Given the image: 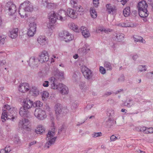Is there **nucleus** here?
I'll use <instances>...</instances> for the list:
<instances>
[{
	"mask_svg": "<svg viewBox=\"0 0 153 153\" xmlns=\"http://www.w3.org/2000/svg\"><path fill=\"white\" fill-rule=\"evenodd\" d=\"M49 84L48 81H45L43 83L42 85L44 87H48L49 86Z\"/></svg>",
	"mask_w": 153,
	"mask_h": 153,
	"instance_id": "obj_60",
	"label": "nucleus"
},
{
	"mask_svg": "<svg viewBox=\"0 0 153 153\" xmlns=\"http://www.w3.org/2000/svg\"><path fill=\"white\" fill-rule=\"evenodd\" d=\"M112 120L111 118H109L105 122V125L107 127H110L112 125Z\"/></svg>",
	"mask_w": 153,
	"mask_h": 153,
	"instance_id": "obj_47",
	"label": "nucleus"
},
{
	"mask_svg": "<svg viewBox=\"0 0 153 153\" xmlns=\"http://www.w3.org/2000/svg\"><path fill=\"white\" fill-rule=\"evenodd\" d=\"M80 29L82 34L85 38H86L90 36V33L86 27L83 26L81 27Z\"/></svg>",
	"mask_w": 153,
	"mask_h": 153,
	"instance_id": "obj_20",
	"label": "nucleus"
},
{
	"mask_svg": "<svg viewBox=\"0 0 153 153\" xmlns=\"http://www.w3.org/2000/svg\"><path fill=\"white\" fill-rule=\"evenodd\" d=\"M81 71L84 77L87 79H91L93 76L92 72L91 70L84 65L81 66Z\"/></svg>",
	"mask_w": 153,
	"mask_h": 153,
	"instance_id": "obj_7",
	"label": "nucleus"
},
{
	"mask_svg": "<svg viewBox=\"0 0 153 153\" xmlns=\"http://www.w3.org/2000/svg\"><path fill=\"white\" fill-rule=\"evenodd\" d=\"M138 12L139 15L141 17H146L148 16L149 14L147 9L138 10Z\"/></svg>",
	"mask_w": 153,
	"mask_h": 153,
	"instance_id": "obj_22",
	"label": "nucleus"
},
{
	"mask_svg": "<svg viewBox=\"0 0 153 153\" xmlns=\"http://www.w3.org/2000/svg\"><path fill=\"white\" fill-rule=\"evenodd\" d=\"M78 0H71L70 1V3L71 6L74 8L77 7V2Z\"/></svg>",
	"mask_w": 153,
	"mask_h": 153,
	"instance_id": "obj_39",
	"label": "nucleus"
},
{
	"mask_svg": "<svg viewBox=\"0 0 153 153\" xmlns=\"http://www.w3.org/2000/svg\"><path fill=\"white\" fill-rule=\"evenodd\" d=\"M134 40L135 42H141L145 43L146 42L143 39V38L141 36L137 37V38L134 37Z\"/></svg>",
	"mask_w": 153,
	"mask_h": 153,
	"instance_id": "obj_37",
	"label": "nucleus"
},
{
	"mask_svg": "<svg viewBox=\"0 0 153 153\" xmlns=\"http://www.w3.org/2000/svg\"><path fill=\"white\" fill-rule=\"evenodd\" d=\"M148 7V5L146 2L144 0L141 1L138 4L137 6V7L138 10H143L144 9H147Z\"/></svg>",
	"mask_w": 153,
	"mask_h": 153,
	"instance_id": "obj_19",
	"label": "nucleus"
},
{
	"mask_svg": "<svg viewBox=\"0 0 153 153\" xmlns=\"http://www.w3.org/2000/svg\"><path fill=\"white\" fill-rule=\"evenodd\" d=\"M36 31L33 30L31 29H29L27 32V34L30 36H33L36 33Z\"/></svg>",
	"mask_w": 153,
	"mask_h": 153,
	"instance_id": "obj_45",
	"label": "nucleus"
},
{
	"mask_svg": "<svg viewBox=\"0 0 153 153\" xmlns=\"http://www.w3.org/2000/svg\"><path fill=\"white\" fill-rule=\"evenodd\" d=\"M18 31L17 28L11 29L9 33L10 37L12 39L16 38L18 36Z\"/></svg>",
	"mask_w": 153,
	"mask_h": 153,
	"instance_id": "obj_21",
	"label": "nucleus"
},
{
	"mask_svg": "<svg viewBox=\"0 0 153 153\" xmlns=\"http://www.w3.org/2000/svg\"><path fill=\"white\" fill-rule=\"evenodd\" d=\"M4 108L5 109L2 113L1 117V119L3 120L2 122H4L6 121V119H10L13 121L15 118V110H14L15 108L11 107L10 105H5Z\"/></svg>",
	"mask_w": 153,
	"mask_h": 153,
	"instance_id": "obj_2",
	"label": "nucleus"
},
{
	"mask_svg": "<svg viewBox=\"0 0 153 153\" xmlns=\"http://www.w3.org/2000/svg\"><path fill=\"white\" fill-rule=\"evenodd\" d=\"M33 102L28 98L24 100L23 101V106L27 109H29L33 106Z\"/></svg>",
	"mask_w": 153,
	"mask_h": 153,
	"instance_id": "obj_14",
	"label": "nucleus"
},
{
	"mask_svg": "<svg viewBox=\"0 0 153 153\" xmlns=\"http://www.w3.org/2000/svg\"><path fill=\"white\" fill-rule=\"evenodd\" d=\"M6 9L8 10V14L12 15L16 12V5L11 2H8L6 5Z\"/></svg>",
	"mask_w": 153,
	"mask_h": 153,
	"instance_id": "obj_8",
	"label": "nucleus"
},
{
	"mask_svg": "<svg viewBox=\"0 0 153 153\" xmlns=\"http://www.w3.org/2000/svg\"><path fill=\"white\" fill-rule=\"evenodd\" d=\"M71 34H70L68 31H63L59 33V36L65 39L68 36L71 35Z\"/></svg>",
	"mask_w": 153,
	"mask_h": 153,
	"instance_id": "obj_31",
	"label": "nucleus"
},
{
	"mask_svg": "<svg viewBox=\"0 0 153 153\" xmlns=\"http://www.w3.org/2000/svg\"><path fill=\"white\" fill-rule=\"evenodd\" d=\"M106 10L109 13L113 14L115 11L114 7L112 6L111 4H107L106 5Z\"/></svg>",
	"mask_w": 153,
	"mask_h": 153,
	"instance_id": "obj_25",
	"label": "nucleus"
},
{
	"mask_svg": "<svg viewBox=\"0 0 153 153\" xmlns=\"http://www.w3.org/2000/svg\"><path fill=\"white\" fill-rule=\"evenodd\" d=\"M117 139V137L114 136V135L111 136L110 137L111 142L115 141Z\"/></svg>",
	"mask_w": 153,
	"mask_h": 153,
	"instance_id": "obj_59",
	"label": "nucleus"
},
{
	"mask_svg": "<svg viewBox=\"0 0 153 153\" xmlns=\"http://www.w3.org/2000/svg\"><path fill=\"white\" fill-rule=\"evenodd\" d=\"M39 59L34 57H31L30 59L29 64L30 66H33L37 65Z\"/></svg>",
	"mask_w": 153,
	"mask_h": 153,
	"instance_id": "obj_23",
	"label": "nucleus"
},
{
	"mask_svg": "<svg viewBox=\"0 0 153 153\" xmlns=\"http://www.w3.org/2000/svg\"><path fill=\"white\" fill-rule=\"evenodd\" d=\"M138 70L139 71L142 72L145 71L146 70V65H140L138 67Z\"/></svg>",
	"mask_w": 153,
	"mask_h": 153,
	"instance_id": "obj_40",
	"label": "nucleus"
},
{
	"mask_svg": "<svg viewBox=\"0 0 153 153\" xmlns=\"http://www.w3.org/2000/svg\"><path fill=\"white\" fill-rule=\"evenodd\" d=\"M114 36L116 37L115 40L118 42H121L123 40L124 38L123 34L120 33H116L114 34Z\"/></svg>",
	"mask_w": 153,
	"mask_h": 153,
	"instance_id": "obj_24",
	"label": "nucleus"
},
{
	"mask_svg": "<svg viewBox=\"0 0 153 153\" xmlns=\"http://www.w3.org/2000/svg\"><path fill=\"white\" fill-rule=\"evenodd\" d=\"M107 114L109 116H113L114 115V111L112 109L109 108L107 111Z\"/></svg>",
	"mask_w": 153,
	"mask_h": 153,
	"instance_id": "obj_43",
	"label": "nucleus"
},
{
	"mask_svg": "<svg viewBox=\"0 0 153 153\" xmlns=\"http://www.w3.org/2000/svg\"><path fill=\"white\" fill-rule=\"evenodd\" d=\"M69 27L73 30L76 32H78L79 30L78 27L74 23H71L69 24Z\"/></svg>",
	"mask_w": 153,
	"mask_h": 153,
	"instance_id": "obj_27",
	"label": "nucleus"
},
{
	"mask_svg": "<svg viewBox=\"0 0 153 153\" xmlns=\"http://www.w3.org/2000/svg\"><path fill=\"white\" fill-rule=\"evenodd\" d=\"M100 31V32L104 31V32H106L108 31V30H107L101 28H99L96 31L97 32V33H99Z\"/></svg>",
	"mask_w": 153,
	"mask_h": 153,
	"instance_id": "obj_55",
	"label": "nucleus"
},
{
	"mask_svg": "<svg viewBox=\"0 0 153 153\" xmlns=\"http://www.w3.org/2000/svg\"><path fill=\"white\" fill-rule=\"evenodd\" d=\"M93 1L94 7H97L99 3V0H93Z\"/></svg>",
	"mask_w": 153,
	"mask_h": 153,
	"instance_id": "obj_54",
	"label": "nucleus"
},
{
	"mask_svg": "<svg viewBox=\"0 0 153 153\" xmlns=\"http://www.w3.org/2000/svg\"><path fill=\"white\" fill-rule=\"evenodd\" d=\"M134 104V102L132 100H130L127 101L125 102L124 103L125 106H126L128 107H130Z\"/></svg>",
	"mask_w": 153,
	"mask_h": 153,
	"instance_id": "obj_35",
	"label": "nucleus"
},
{
	"mask_svg": "<svg viewBox=\"0 0 153 153\" xmlns=\"http://www.w3.org/2000/svg\"><path fill=\"white\" fill-rule=\"evenodd\" d=\"M30 91L33 94V95L36 96L38 95L39 93V91L38 88L36 87L33 86L30 90Z\"/></svg>",
	"mask_w": 153,
	"mask_h": 153,
	"instance_id": "obj_28",
	"label": "nucleus"
},
{
	"mask_svg": "<svg viewBox=\"0 0 153 153\" xmlns=\"http://www.w3.org/2000/svg\"><path fill=\"white\" fill-rule=\"evenodd\" d=\"M90 50L89 46L86 44L82 48H80L78 50L79 53L82 55H85L88 53Z\"/></svg>",
	"mask_w": 153,
	"mask_h": 153,
	"instance_id": "obj_16",
	"label": "nucleus"
},
{
	"mask_svg": "<svg viewBox=\"0 0 153 153\" xmlns=\"http://www.w3.org/2000/svg\"><path fill=\"white\" fill-rule=\"evenodd\" d=\"M26 11H25V10H24V8L20 5L19 7V12L22 18H23L24 16H26V13L25 12Z\"/></svg>",
	"mask_w": 153,
	"mask_h": 153,
	"instance_id": "obj_30",
	"label": "nucleus"
},
{
	"mask_svg": "<svg viewBox=\"0 0 153 153\" xmlns=\"http://www.w3.org/2000/svg\"><path fill=\"white\" fill-rule=\"evenodd\" d=\"M77 11L80 13V14H81V13H82L84 11V10L83 8L80 5H77V7H75Z\"/></svg>",
	"mask_w": 153,
	"mask_h": 153,
	"instance_id": "obj_41",
	"label": "nucleus"
},
{
	"mask_svg": "<svg viewBox=\"0 0 153 153\" xmlns=\"http://www.w3.org/2000/svg\"><path fill=\"white\" fill-rule=\"evenodd\" d=\"M24 8L25 11L31 12L33 9V6L31 3L29 1H24L20 5Z\"/></svg>",
	"mask_w": 153,
	"mask_h": 153,
	"instance_id": "obj_9",
	"label": "nucleus"
},
{
	"mask_svg": "<svg viewBox=\"0 0 153 153\" xmlns=\"http://www.w3.org/2000/svg\"><path fill=\"white\" fill-rule=\"evenodd\" d=\"M125 80V77L123 75L121 76L118 79V81L119 82L124 81Z\"/></svg>",
	"mask_w": 153,
	"mask_h": 153,
	"instance_id": "obj_58",
	"label": "nucleus"
},
{
	"mask_svg": "<svg viewBox=\"0 0 153 153\" xmlns=\"http://www.w3.org/2000/svg\"><path fill=\"white\" fill-rule=\"evenodd\" d=\"M100 72L103 74H105L106 73V70L105 68L102 66H100Z\"/></svg>",
	"mask_w": 153,
	"mask_h": 153,
	"instance_id": "obj_51",
	"label": "nucleus"
},
{
	"mask_svg": "<svg viewBox=\"0 0 153 153\" xmlns=\"http://www.w3.org/2000/svg\"><path fill=\"white\" fill-rule=\"evenodd\" d=\"M58 75L61 77V78H63V72L62 71H59L58 72Z\"/></svg>",
	"mask_w": 153,
	"mask_h": 153,
	"instance_id": "obj_63",
	"label": "nucleus"
},
{
	"mask_svg": "<svg viewBox=\"0 0 153 153\" xmlns=\"http://www.w3.org/2000/svg\"><path fill=\"white\" fill-rule=\"evenodd\" d=\"M54 4L52 3L48 2L46 7L49 9H53L54 8Z\"/></svg>",
	"mask_w": 153,
	"mask_h": 153,
	"instance_id": "obj_53",
	"label": "nucleus"
},
{
	"mask_svg": "<svg viewBox=\"0 0 153 153\" xmlns=\"http://www.w3.org/2000/svg\"><path fill=\"white\" fill-rule=\"evenodd\" d=\"M36 26L37 24L36 22H31L29 25V29L33 30H34L36 31Z\"/></svg>",
	"mask_w": 153,
	"mask_h": 153,
	"instance_id": "obj_34",
	"label": "nucleus"
},
{
	"mask_svg": "<svg viewBox=\"0 0 153 153\" xmlns=\"http://www.w3.org/2000/svg\"><path fill=\"white\" fill-rule=\"evenodd\" d=\"M42 2L43 5L46 7L49 2L47 0H42Z\"/></svg>",
	"mask_w": 153,
	"mask_h": 153,
	"instance_id": "obj_57",
	"label": "nucleus"
},
{
	"mask_svg": "<svg viewBox=\"0 0 153 153\" xmlns=\"http://www.w3.org/2000/svg\"><path fill=\"white\" fill-rule=\"evenodd\" d=\"M45 128L42 125H39L36 130V132L37 134H42L45 131Z\"/></svg>",
	"mask_w": 153,
	"mask_h": 153,
	"instance_id": "obj_26",
	"label": "nucleus"
},
{
	"mask_svg": "<svg viewBox=\"0 0 153 153\" xmlns=\"http://www.w3.org/2000/svg\"><path fill=\"white\" fill-rule=\"evenodd\" d=\"M104 66L107 70L111 71L112 70V66L110 62L107 61L105 62L104 64Z\"/></svg>",
	"mask_w": 153,
	"mask_h": 153,
	"instance_id": "obj_32",
	"label": "nucleus"
},
{
	"mask_svg": "<svg viewBox=\"0 0 153 153\" xmlns=\"http://www.w3.org/2000/svg\"><path fill=\"white\" fill-rule=\"evenodd\" d=\"M153 133V128H150L147 129V133Z\"/></svg>",
	"mask_w": 153,
	"mask_h": 153,
	"instance_id": "obj_62",
	"label": "nucleus"
},
{
	"mask_svg": "<svg viewBox=\"0 0 153 153\" xmlns=\"http://www.w3.org/2000/svg\"><path fill=\"white\" fill-rule=\"evenodd\" d=\"M128 0H120L119 1L121 2L122 4L123 5H124L126 4V3L128 1Z\"/></svg>",
	"mask_w": 153,
	"mask_h": 153,
	"instance_id": "obj_64",
	"label": "nucleus"
},
{
	"mask_svg": "<svg viewBox=\"0 0 153 153\" xmlns=\"http://www.w3.org/2000/svg\"><path fill=\"white\" fill-rule=\"evenodd\" d=\"M52 89L56 90L64 94H67L68 92V88L62 83H58L57 79L54 77H51L49 79Z\"/></svg>",
	"mask_w": 153,
	"mask_h": 153,
	"instance_id": "obj_1",
	"label": "nucleus"
},
{
	"mask_svg": "<svg viewBox=\"0 0 153 153\" xmlns=\"http://www.w3.org/2000/svg\"><path fill=\"white\" fill-rule=\"evenodd\" d=\"M74 36L71 34L70 36H68L67 37H66L65 39V41L66 42H68L72 40Z\"/></svg>",
	"mask_w": 153,
	"mask_h": 153,
	"instance_id": "obj_48",
	"label": "nucleus"
},
{
	"mask_svg": "<svg viewBox=\"0 0 153 153\" xmlns=\"http://www.w3.org/2000/svg\"><path fill=\"white\" fill-rule=\"evenodd\" d=\"M30 89L29 84L26 83L21 84L19 86V90L22 93H25Z\"/></svg>",
	"mask_w": 153,
	"mask_h": 153,
	"instance_id": "obj_12",
	"label": "nucleus"
},
{
	"mask_svg": "<svg viewBox=\"0 0 153 153\" xmlns=\"http://www.w3.org/2000/svg\"><path fill=\"white\" fill-rule=\"evenodd\" d=\"M6 37L4 35H2L0 37V45H3L5 41Z\"/></svg>",
	"mask_w": 153,
	"mask_h": 153,
	"instance_id": "obj_42",
	"label": "nucleus"
},
{
	"mask_svg": "<svg viewBox=\"0 0 153 153\" xmlns=\"http://www.w3.org/2000/svg\"><path fill=\"white\" fill-rule=\"evenodd\" d=\"M67 15L73 19H75L77 18L78 13L76 10L74 9L68 8L67 10Z\"/></svg>",
	"mask_w": 153,
	"mask_h": 153,
	"instance_id": "obj_13",
	"label": "nucleus"
},
{
	"mask_svg": "<svg viewBox=\"0 0 153 153\" xmlns=\"http://www.w3.org/2000/svg\"><path fill=\"white\" fill-rule=\"evenodd\" d=\"M14 142L15 143L17 144L20 143V140L19 139V137H15L14 140Z\"/></svg>",
	"mask_w": 153,
	"mask_h": 153,
	"instance_id": "obj_56",
	"label": "nucleus"
},
{
	"mask_svg": "<svg viewBox=\"0 0 153 153\" xmlns=\"http://www.w3.org/2000/svg\"><path fill=\"white\" fill-rule=\"evenodd\" d=\"M56 14L54 11H51L49 13L48 15V17L50 19V22L52 23H54L56 22L57 19Z\"/></svg>",
	"mask_w": 153,
	"mask_h": 153,
	"instance_id": "obj_15",
	"label": "nucleus"
},
{
	"mask_svg": "<svg viewBox=\"0 0 153 153\" xmlns=\"http://www.w3.org/2000/svg\"><path fill=\"white\" fill-rule=\"evenodd\" d=\"M49 97V94L46 91H44L42 94V97L43 100H45Z\"/></svg>",
	"mask_w": 153,
	"mask_h": 153,
	"instance_id": "obj_38",
	"label": "nucleus"
},
{
	"mask_svg": "<svg viewBox=\"0 0 153 153\" xmlns=\"http://www.w3.org/2000/svg\"><path fill=\"white\" fill-rule=\"evenodd\" d=\"M33 106L34 107H42L43 105V103L39 101H37L33 103Z\"/></svg>",
	"mask_w": 153,
	"mask_h": 153,
	"instance_id": "obj_36",
	"label": "nucleus"
},
{
	"mask_svg": "<svg viewBox=\"0 0 153 153\" xmlns=\"http://www.w3.org/2000/svg\"><path fill=\"white\" fill-rule=\"evenodd\" d=\"M39 61L41 63L47 62L49 59L48 54L46 51H43L40 54L38 58Z\"/></svg>",
	"mask_w": 153,
	"mask_h": 153,
	"instance_id": "obj_10",
	"label": "nucleus"
},
{
	"mask_svg": "<svg viewBox=\"0 0 153 153\" xmlns=\"http://www.w3.org/2000/svg\"><path fill=\"white\" fill-rule=\"evenodd\" d=\"M67 13L66 12L63 10H60L58 14H56L57 19L61 21H64L67 19Z\"/></svg>",
	"mask_w": 153,
	"mask_h": 153,
	"instance_id": "obj_11",
	"label": "nucleus"
},
{
	"mask_svg": "<svg viewBox=\"0 0 153 153\" xmlns=\"http://www.w3.org/2000/svg\"><path fill=\"white\" fill-rule=\"evenodd\" d=\"M92 135L93 137H98L101 136L102 135V134L101 132L94 133Z\"/></svg>",
	"mask_w": 153,
	"mask_h": 153,
	"instance_id": "obj_49",
	"label": "nucleus"
},
{
	"mask_svg": "<svg viewBox=\"0 0 153 153\" xmlns=\"http://www.w3.org/2000/svg\"><path fill=\"white\" fill-rule=\"evenodd\" d=\"M90 13L92 18H96L97 17V13L94 7H91L90 10Z\"/></svg>",
	"mask_w": 153,
	"mask_h": 153,
	"instance_id": "obj_29",
	"label": "nucleus"
},
{
	"mask_svg": "<svg viewBox=\"0 0 153 153\" xmlns=\"http://www.w3.org/2000/svg\"><path fill=\"white\" fill-rule=\"evenodd\" d=\"M55 109L57 118L59 119L60 117L65 115L66 114V110L63 108L62 106L59 103L56 104Z\"/></svg>",
	"mask_w": 153,
	"mask_h": 153,
	"instance_id": "obj_5",
	"label": "nucleus"
},
{
	"mask_svg": "<svg viewBox=\"0 0 153 153\" xmlns=\"http://www.w3.org/2000/svg\"><path fill=\"white\" fill-rule=\"evenodd\" d=\"M47 39L44 36H40L37 38L38 43L42 46L45 45L47 43Z\"/></svg>",
	"mask_w": 153,
	"mask_h": 153,
	"instance_id": "obj_17",
	"label": "nucleus"
},
{
	"mask_svg": "<svg viewBox=\"0 0 153 153\" xmlns=\"http://www.w3.org/2000/svg\"><path fill=\"white\" fill-rule=\"evenodd\" d=\"M11 150L10 147V146H6L5 149H2L0 152H4V153H7L10 152Z\"/></svg>",
	"mask_w": 153,
	"mask_h": 153,
	"instance_id": "obj_44",
	"label": "nucleus"
},
{
	"mask_svg": "<svg viewBox=\"0 0 153 153\" xmlns=\"http://www.w3.org/2000/svg\"><path fill=\"white\" fill-rule=\"evenodd\" d=\"M136 128L137 130H138L137 129H138L139 130V131H140L145 132V133H147V128L146 127L143 126L142 127H140V129H139V127H136Z\"/></svg>",
	"mask_w": 153,
	"mask_h": 153,
	"instance_id": "obj_46",
	"label": "nucleus"
},
{
	"mask_svg": "<svg viewBox=\"0 0 153 153\" xmlns=\"http://www.w3.org/2000/svg\"><path fill=\"white\" fill-rule=\"evenodd\" d=\"M85 82H81L79 84V86L80 88L82 89H83V88L85 86Z\"/></svg>",
	"mask_w": 153,
	"mask_h": 153,
	"instance_id": "obj_61",
	"label": "nucleus"
},
{
	"mask_svg": "<svg viewBox=\"0 0 153 153\" xmlns=\"http://www.w3.org/2000/svg\"><path fill=\"white\" fill-rule=\"evenodd\" d=\"M119 25L122 27H129L132 26L130 25H128L126 23H120L119 24Z\"/></svg>",
	"mask_w": 153,
	"mask_h": 153,
	"instance_id": "obj_50",
	"label": "nucleus"
},
{
	"mask_svg": "<svg viewBox=\"0 0 153 153\" xmlns=\"http://www.w3.org/2000/svg\"><path fill=\"white\" fill-rule=\"evenodd\" d=\"M29 113L28 109L24 108L23 106L21 107L19 110V114L20 115L23 117H26L27 116V114Z\"/></svg>",
	"mask_w": 153,
	"mask_h": 153,
	"instance_id": "obj_18",
	"label": "nucleus"
},
{
	"mask_svg": "<svg viewBox=\"0 0 153 153\" xmlns=\"http://www.w3.org/2000/svg\"><path fill=\"white\" fill-rule=\"evenodd\" d=\"M34 115L36 118L39 120H43L47 117V114L45 111L40 108L36 109Z\"/></svg>",
	"mask_w": 153,
	"mask_h": 153,
	"instance_id": "obj_6",
	"label": "nucleus"
},
{
	"mask_svg": "<svg viewBox=\"0 0 153 153\" xmlns=\"http://www.w3.org/2000/svg\"><path fill=\"white\" fill-rule=\"evenodd\" d=\"M54 135V130L53 131H50L48 132L46 139L47 142L45 144V148L48 149L54 144L56 139V137H53Z\"/></svg>",
	"mask_w": 153,
	"mask_h": 153,
	"instance_id": "obj_3",
	"label": "nucleus"
},
{
	"mask_svg": "<svg viewBox=\"0 0 153 153\" xmlns=\"http://www.w3.org/2000/svg\"><path fill=\"white\" fill-rule=\"evenodd\" d=\"M147 76L149 79H153V71L148 73Z\"/></svg>",
	"mask_w": 153,
	"mask_h": 153,
	"instance_id": "obj_52",
	"label": "nucleus"
},
{
	"mask_svg": "<svg viewBox=\"0 0 153 153\" xmlns=\"http://www.w3.org/2000/svg\"><path fill=\"white\" fill-rule=\"evenodd\" d=\"M123 13L125 17H127L129 16L130 13V7L125 8L123 10Z\"/></svg>",
	"mask_w": 153,
	"mask_h": 153,
	"instance_id": "obj_33",
	"label": "nucleus"
},
{
	"mask_svg": "<svg viewBox=\"0 0 153 153\" xmlns=\"http://www.w3.org/2000/svg\"><path fill=\"white\" fill-rule=\"evenodd\" d=\"M30 123L29 120L28 119L26 118L22 119L19 121L18 124V128L22 130L30 131L31 128L29 125Z\"/></svg>",
	"mask_w": 153,
	"mask_h": 153,
	"instance_id": "obj_4",
	"label": "nucleus"
}]
</instances>
